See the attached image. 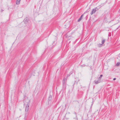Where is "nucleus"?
<instances>
[{
	"label": "nucleus",
	"mask_w": 120,
	"mask_h": 120,
	"mask_svg": "<svg viewBox=\"0 0 120 120\" xmlns=\"http://www.w3.org/2000/svg\"><path fill=\"white\" fill-rule=\"evenodd\" d=\"M29 103H27V104L26 107L25 108V111L27 112L29 109Z\"/></svg>",
	"instance_id": "f257e3e1"
},
{
	"label": "nucleus",
	"mask_w": 120,
	"mask_h": 120,
	"mask_svg": "<svg viewBox=\"0 0 120 120\" xmlns=\"http://www.w3.org/2000/svg\"><path fill=\"white\" fill-rule=\"evenodd\" d=\"M98 10V9L97 8L93 9L92 10V11L91 14L92 15L96 11Z\"/></svg>",
	"instance_id": "f03ea898"
},
{
	"label": "nucleus",
	"mask_w": 120,
	"mask_h": 120,
	"mask_svg": "<svg viewBox=\"0 0 120 120\" xmlns=\"http://www.w3.org/2000/svg\"><path fill=\"white\" fill-rule=\"evenodd\" d=\"M105 39H104L103 41H102V43L101 44H99L98 45V46L99 47H101L102 46V44H103L105 42Z\"/></svg>",
	"instance_id": "7ed1b4c3"
},
{
	"label": "nucleus",
	"mask_w": 120,
	"mask_h": 120,
	"mask_svg": "<svg viewBox=\"0 0 120 120\" xmlns=\"http://www.w3.org/2000/svg\"><path fill=\"white\" fill-rule=\"evenodd\" d=\"M101 82V80L98 79V80L97 81H94V82L95 84H97Z\"/></svg>",
	"instance_id": "20e7f679"
},
{
	"label": "nucleus",
	"mask_w": 120,
	"mask_h": 120,
	"mask_svg": "<svg viewBox=\"0 0 120 120\" xmlns=\"http://www.w3.org/2000/svg\"><path fill=\"white\" fill-rule=\"evenodd\" d=\"M21 0H16V3L17 4H20Z\"/></svg>",
	"instance_id": "39448f33"
},
{
	"label": "nucleus",
	"mask_w": 120,
	"mask_h": 120,
	"mask_svg": "<svg viewBox=\"0 0 120 120\" xmlns=\"http://www.w3.org/2000/svg\"><path fill=\"white\" fill-rule=\"evenodd\" d=\"M83 16V15H81V17H80V18L78 20V22H79V21H80L81 20V19H82V16Z\"/></svg>",
	"instance_id": "423d86ee"
},
{
	"label": "nucleus",
	"mask_w": 120,
	"mask_h": 120,
	"mask_svg": "<svg viewBox=\"0 0 120 120\" xmlns=\"http://www.w3.org/2000/svg\"><path fill=\"white\" fill-rule=\"evenodd\" d=\"M102 76H103L102 75H101L98 78V79H99L100 80H101V78L102 77Z\"/></svg>",
	"instance_id": "0eeeda50"
},
{
	"label": "nucleus",
	"mask_w": 120,
	"mask_h": 120,
	"mask_svg": "<svg viewBox=\"0 0 120 120\" xmlns=\"http://www.w3.org/2000/svg\"><path fill=\"white\" fill-rule=\"evenodd\" d=\"M120 65V63H118L116 64V65L117 66H119Z\"/></svg>",
	"instance_id": "6e6552de"
},
{
	"label": "nucleus",
	"mask_w": 120,
	"mask_h": 120,
	"mask_svg": "<svg viewBox=\"0 0 120 120\" xmlns=\"http://www.w3.org/2000/svg\"><path fill=\"white\" fill-rule=\"evenodd\" d=\"M117 58L120 61V54H119L118 58Z\"/></svg>",
	"instance_id": "1a4fd4ad"
},
{
	"label": "nucleus",
	"mask_w": 120,
	"mask_h": 120,
	"mask_svg": "<svg viewBox=\"0 0 120 120\" xmlns=\"http://www.w3.org/2000/svg\"><path fill=\"white\" fill-rule=\"evenodd\" d=\"M22 120H25V118H22Z\"/></svg>",
	"instance_id": "9d476101"
},
{
	"label": "nucleus",
	"mask_w": 120,
	"mask_h": 120,
	"mask_svg": "<svg viewBox=\"0 0 120 120\" xmlns=\"http://www.w3.org/2000/svg\"><path fill=\"white\" fill-rule=\"evenodd\" d=\"M65 82V79H64V80H63V82Z\"/></svg>",
	"instance_id": "9b49d317"
},
{
	"label": "nucleus",
	"mask_w": 120,
	"mask_h": 120,
	"mask_svg": "<svg viewBox=\"0 0 120 120\" xmlns=\"http://www.w3.org/2000/svg\"><path fill=\"white\" fill-rule=\"evenodd\" d=\"M116 79V78H114L113 79V80H115Z\"/></svg>",
	"instance_id": "f8f14e48"
},
{
	"label": "nucleus",
	"mask_w": 120,
	"mask_h": 120,
	"mask_svg": "<svg viewBox=\"0 0 120 120\" xmlns=\"http://www.w3.org/2000/svg\"><path fill=\"white\" fill-rule=\"evenodd\" d=\"M50 98V97H49V98Z\"/></svg>",
	"instance_id": "ddd939ff"
}]
</instances>
